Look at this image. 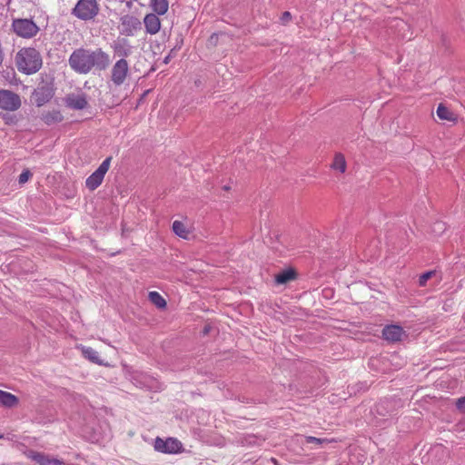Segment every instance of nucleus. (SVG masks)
I'll list each match as a JSON object with an SVG mask.
<instances>
[{"mask_svg": "<svg viewBox=\"0 0 465 465\" xmlns=\"http://www.w3.org/2000/svg\"><path fill=\"white\" fill-rule=\"evenodd\" d=\"M154 450L167 454H177L183 451L182 442L173 437H169L165 440L157 437L154 440Z\"/></svg>", "mask_w": 465, "mask_h": 465, "instance_id": "obj_7", "label": "nucleus"}, {"mask_svg": "<svg viewBox=\"0 0 465 465\" xmlns=\"http://www.w3.org/2000/svg\"><path fill=\"white\" fill-rule=\"evenodd\" d=\"M433 274H434V272H432V271L422 273L419 278V285L425 286L428 280L430 279Z\"/></svg>", "mask_w": 465, "mask_h": 465, "instance_id": "obj_27", "label": "nucleus"}, {"mask_svg": "<svg viewBox=\"0 0 465 465\" xmlns=\"http://www.w3.org/2000/svg\"><path fill=\"white\" fill-rule=\"evenodd\" d=\"M430 454L431 455H439L440 456L441 458H448L449 456V452L448 450L442 447V446H436L434 447L431 451H430Z\"/></svg>", "mask_w": 465, "mask_h": 465, "instance_id": "obj_26", "label": "nucleus"}, {"mask_svg": "<svg viewBox=\"0 0 465 465\" xmlns=\"http://www.w3.org/2000/svg\"><path fill=\"white\" fill-rule=\"evenodd\" d=\"M437 115L440 120L448 122H455L457 120L455 114L442 104H440L437 108Z\"/></svg>", "mask_w": 465, "mask_h": 465, "instance_id": "obj_21", "label": "nucleus"}, {"mask_svg": "<svg viewBox=\"0 0 465 465\" xmlns=\"http://www.w3.org/2000/svg\"><path fill=\"white\" fill-rule=\"evenodd\" d=\"M25 455L35 461L38 465H65L64 461L56 458L50 457L49 455L35 451L33 450L25 452Z\"/></svg>", "mask_w": 465, "mask_h": 465, "instance_id": "obj_10", "label": "nucleus"}, {"mask_svg": "<svg viewBox=\"0 0 465 465\" xmlns=\"http://www.w3.org/2000/svg\"><path fill=\"white\" fill-rule=\"evenodd\" d=\"M272 463L277 464V460L276 459L272 458Z\"/></svg>", "mask_w": 465, "mask_h": 465, "instance_id": "obj_33", "label": "nucleus"}, {"mask_svg": "<svg viewBox=\"0 0 465 465\" xmlns=\"http://www.w3.org/2000/svg\"><path fill=\"white\" fill-rule=\"evenodd\" d=\"M20 106L21 98L17 94L10 90H0V109L5 111H16Z\"/></svg>", "mask_w": 465, "mask_h": 465, "instance_id": "obj_9", "label": "nucleus"}, {"mask_svg": "<svg viewBox=\"0 0 465 465\" xmlns=\"http://www.w3.org/2000/svg\"><path fill=\"white\" fill-rule=\"evenodd\" d=\"M169 61H170V55H167V56L164 58L163 62H164V64H168V63H169Z\"/></svg>", "mask_w": 465, "mask_h": 465, "instance_id": "obj_32", "label": "nucleus"}, {"mask_svg": "<svg viewBox=\"0 0 465 465\" xmlns=\"http://www.w3.org/2000/svg\"><path fill=\"white\" fill-rule=\"evenodd\" d=\"M150 7L153 11V14L163 15L167 13L169 3L167 0H151Z\"/></svg>", "mask_w": 465, "mask_h": 465, "instance_id": "obj_17", "label": "nucleus"}, {"mask_svg": "<svg viewBox=\"0 0 465 465\" xmlns=\"http://www.w3.org/2000/svg\"><path fill=\"white\" fill-rule=\"evenodd\" d=\"M110 47L113 50L114 57H118L119 59H126L133 54L134 50V46L124 37H117L110 44Z\"/></svg>", "mask_w": 465, "mask_h": 465, "instance_id": "obj_8", "label": "nucleus"}, {"mask_svg": "<svg viewBox=\"0 0 465 465\" xmlns=\"http://www.w3.org/2000/svg\"><path fill=\"white\" fill-rule=\"evenodd\" d=\"M18 398L7 391L0 390V404L5 407L12 408L18 404Z\"/></svg>", "mask_w": 465, "mask_h": 465, "instance_id": "obj_19", "label": "nucleus"}, {"mask_svg": "<svg viewBox=\"0 0 465 465\" xmlns=\"http://www.w3.org/2000/svg\"><path fill=\"white\" fill-rule=\"evenodd\" d=\"M96 0H79L73 9V14L81 20H91L98 14Z\"/></svg>", "mask_w": 465, "mask_h": 465, "instance_id": "obj_4", "label": "nucleus"}, {"mask_svg": "<svg viewBox=\"0 0 465 465\" xmlns=\"http://www.w3.org/2000/svg\"><path fill=\"white\" fill-rule=\"evenodd\" d=\"M112 156L105 158L99 167L85 180V186L90 191H94L98 188L104 178L105 173L108 172L112 163Z\"/></svg>", "mask_w": 465, "mask_h": 465, "instance_id": "obj_6", "label": "nucleus"}, {"mask_svg": "<svg viewBox=\"0 0 465 465\" xmlns=\"http://www.w3.org/2000/svg\"><path fill=\"white\" fill-rule=\"evenodd\" d=\"M407 334L400 325H387L382 330V337L390 342L401 341Z\"/></svg>", "mask_w": 465, "mask_h": 465, "instance_id": "obj_11", "label": "nucleus"}, {"mask_svg": "<svg viewBox=\"0 0 465 465\" xmlns=\"http://www.w3.org/2000/svg\"><path fill=\"white\" fill-rule=\"evenodd\" d=\"M130 74V67L126 59H118L110 71V80L115 86L123 85Z\"/></svg>", "mask_w": 465, "mask_h": 465, "instance_id": "obj_5", "label": "nucleus"}, {"mask_svg": "<svg viewBox=\"0 0 465 465\" xmlns=\"http://www.w3.org/2000/svg\"><path fill=\"white\" fill-rule=\"evenodd\" d=\"M145 31L149 35H156L161 29V21L157 15L147 14L143 18Z\"/></svg>", "mask_w": 465, "mask_h": 465, "instance_id": "obj_12", "label": "nucleus"}, {"mask_svg": "<svg viewBox=\"0 0 465 465\" xmlns=\"http://www.w3.org/2000/svg\"><path fill=\"white\" fill-rule=\"evenodd\" d=\"M173 232L183 239H188L190 235V231L186 227V225L181 221H174L173 223Z\"/></svg>", "mask_w": 465, "mask_h": 465, "instance_id": "obj_22", "label": "nucleus"}, {"mask_svg": "<svg viewBox=\"0 0 465 465\" xmlns=\"http://www.w3.org/2000/svg\"><path fill=\"white\" fill-rule=\"evenodd\" d=\"M2 438H3V435H0V439H2Z\"/></svg>", "mask_w": 465, "mask_h": 465, "instance_id": "obj_34", "label": "nucleus"}, {"mask_svg": "<svg viewBox=\"0 0 465 465\" xmlns=\"http://www.w3.org/2000/svg\"><path fill=\"white\" fill-rule=\"evenodd\" d=\"M83 356L87 359L88 361H90L91 362L93 363H95V364H98V365H106L104 361L100 358L98 352L94 350L92 347H86V346H84V345H80L77 347Z\"/></svg>", "mask_w": 465, "mask_h": 465, "instance_id": "obj_13", "label": "nucleus"}, {"mask_svg": "<svg viewBox=\"0 0 465 465\" xmlns=\"http://www.w3.org/2000/svg\"><path fill=\"white\" fill-rule=\"evenodd\" d=\"M12 30L19 37L31 39L38 34L39 27L31 19L15 18L12 22Z\"/></svg>", "mask_w": 465, "mask_h": 465, "instance_id": "obj_3", "label": "nucleus"}, {"mask_svg": "<svg viewBox=\"0 0 465 465\" xmlns=\"http://www.w3.org/2000/svg\"><path fill=\"white\" fill-rule=\"evenodd\" d=\"M111 63L109 54L101 48L90 50L75 49L68 59L70 67L77 74H87L94 67L105 70Z\"/></svg>", "mask_w": 465, "mask_h": 465, "instance_id": "obj_1", "label": "nucleus"}, {"mask_svg": "<svg viewBox=\"0 0 465 465\" xmlns=\"http://www.w3.org/2000/svg\"><path fill=\"white\" fill-rule=\"evenodd\" d=\"M15 63L20 72L32 74L41 68L42 57L40 53L35 48H22L16 54Z\"/></svg>", "mask_w": 465, "mask_h": 465, "instance_id": "obj_2", "label": "nucleus"}, {"mask_svg": "<svg viewBox=\"0 0 465 465\" xmlns=\"http://www.w3.org/2000/svg\"><path fill=\"white\" fill-rule=\"evenodd\" d=\"M66 103L69 107L76 110L84 109L87 105V101L84 95L69 96Z\"/></svg>", "mask_w": 465, "mask_h": 465, "instance_id": "obj_18", "label": "nucleus"}, {"mask_svg": "<svg viewBox=\"0 0 465 465\" xmlns=\"http://www.w3.org/2000/svg\"><path fill=\"white\" fill-rule=\"evenodd\" d=\"M296 277V273L293 270H286L280 273H278L275 276V282L278 284H284L287 283L292 280H294Z\"/></svg>", "mask_w": 465, "mask_h": 465, "instance_id": "obj_23", "label": "nucleus"}, {"mask_svg": "<svg viewBox=\"0 0 465 465\" xmlns=\"http://www.w3.org/2000/svg\"><path fill=\"white\" fill-rule=\"evenodd\" d=\"M330 168L336 173H344L347 170V162L341 153H336L330 164Z\"/></svg>", "mask_w": 465, "mask_h": 465, "instance_id": "obj_14", "label": "nucleus"}, {"mask_svg": "<svg viewBox=\"0 0 465 465\" xmlns=\"http://www.w3.org/2000/svg\"><path fill=\"white\" fill-rule=\"evenodd\" d=\"M305 440L308 443H315V444H323V443H332L337 442L335 439H320L313 436H306Z\"/></svg>", "mask_w": 465, "mask_h": 465, "instance_id": "obj_25", "label": "nucleus"}, {"mask_svg": "<svg viewBox=\"0 0 465 465\" xmlns=\"http://www.w3.org/2000/svg\"><path fill=\"white\" fill-rule=\"evenodd\" d=\"M42 120L48 125L60 123L63 115L58 110H52L42 114Z\"/></svg>", "mask_w": 465, "mask_h": 465, "instance_id": "obj_20", "label": "nucleus"}, {"mask_svg": "<svg viewBox=\"0 0 465 465\" xmlns=\"http://www.w3.org/2000/svg\"><path fill=\"white\" fill-rule=\"evenodd\" d=\"M149 301L159 309H164L166 307V301L157 292H150L148 294Z\"/></svg>", "mask_w": 465, "mask_h": 465, "instance_id": "obj_24", "label": "nucleus"}, {"mask_svg": "<svg viewBox=\"0 0 465 465\" xmlns=\"http://www.w3.org/2000/svg\"><path fill=\"white\" fill-rule=\"evenodd\" d=\"M122 25L124 27V33L126 35H134V32L140 29L139 20L132 16H126L123 18Z\"/></svg>", "mask_w": 465, "mask_h": 465, "instance_id": "obj_16", "label": "nucleus"}, {"mask_svg": "<svg viewBox=\"0 0 465 465\" xmlns=\"http://www.w3.org/2000/svg\"><path fill=\"white\" fill-rule=\"evenodd\" d=\"M290 17H291V15H290V13H289V12H285V13H283V15H282V19H283V20H287V19H289Z\"/></svg>", "mask_w": 465, "mask_h": 465, "instance_id": "obj_30", "label": "nucleus"}, {"mask_svg": "<svg viewBox=\"0 0 465 465\" xmlns=\"http://www.w3.org/2000/svg\"><path fill=\"white\" fill-rule=\"evenodd\" d=\"M32 97L37 106H42L49 102L52 97V94L48 89L42 87L35 90Z\"/></svg>", "mask_w": 465, "mask_h": 465, "instance_id": "obj_15", "label": "nucleus"}, {"mask_svg": "<svg viewBox=\"0 0 465 465\" xmlns=\"http://www.w3.org/2000/svg\"><path fill=\"white\" fill-rule=\"evenodd\" d=\"M331 292H332L331 289H325V290H323V294L325 296L330 295Z\"/></svg>", "mask_w": 465, "mask_h": 465, "instance_id": "obj_31", "label": "nucleus"}, {"mask_svg": "<svg viewBox=\"0 0 465 465\" xmlns=\"http://www.w3.org/2000/svg\"><path fill=\"white\" fill-rule=\"evenodd\" d=\"M32 177V173L29 170H25L22 172V173L19 175V183L24 184Z\"/></svg>", "mask_w": 465, "mask_h": 465, "instance_id": "obj_28", "label": "nucleus"}, {"mask_svg": "<svg viewBox=\"0 0 465 465\" xmlns=\"http://www.w3.org/2000/svg\"><path fill=\"white\" fill-rule=\"evenodd\" d=\"M455 405H456L457 410H458L460 412H461V413L465 414V396H464V397H460V398H459V399L456 401Z\"/></svg>", "mask_w": 465, "mask_h": 465, "instance_id": "obj_29", "label": "nucleus"}]
</instances>
